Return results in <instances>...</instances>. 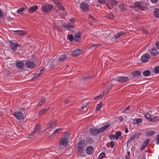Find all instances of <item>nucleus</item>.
<instances>
[{
  "mask_svg": "<svg viewBox=\"0 0 159 159\" xmlns=\"http://www.w3.org/2000/svg\"><path fill=\"white\" fill-rule=\"evenodd\" d=\"M121 12H124L126 10L125 5L124 4H121L119 6Z\"/></svg>",
  "mask_w": 159,
  "mask_h": 159,
  "instance_id": "nucleus-29",
  "label": "nucleus"
},
{
  "mask_svg": "<svg viewBox=\"0 0 159 159\" xmlns=\"http://www.w3.org/2000/svg\"><path fill=\"white\" fill-rule=\"evenodd\" d=\"M9 42L11 49L13 51L16 50L18 46H21V45L20 46L19 44L16 42H14L12 41H10Z\"/></svg>",
  "mask_w": 159,
  "mask_h": 159,
  "instance_id": "nucleus-6",
  "label": "nucleus"
},
{
  "mask_svg": "<svg viewBox=\"0 0 159 159\" xmlns=\"http://www.w3.org/2000/svg\"><path fill=\"white\" fill-rule=\"evenodd\" d=\"M105 154L104 152H102L99 155V157L100 158H102L104 157H105Z\"/></svg>",
  "mask_w": 159,
  "mask_h": 159,
  "instance_id": "nucleus-52",
  "label": "nucleus"
},
{
  "mask_svg": "<svg viewBox=\"0 0 159 159\" xmlns=\"http://www.w3.org/2000/svg\"><path fill=\"white\" fill-rule=\"evenodd\" d=\"M102 102H100L99 104H98L96 107V111H99L101 108L102 107Z\"/></svg>",
  "mask_w": 159,
  "mask_h": 159,
  "instance_id": "nucleus-37",
  "label": "nucleus"
},
{
  "mask_svg": "<svg viewBox=\"0 0 159 159\" xmlns=\"http://www.w3.org/2000/svg\"><path fill=\"white\" fill-rule=\"evenodd\" d=\"M89 17L91 18L93 20H97V19H96L94 17H93L91 15H90V16H89Z\"/></svg>",
  "mask_w": 159,
  "mask_h": 159,
  "instance_id": "nucleus-60",
  "label": "nucleus"
},
{
  "mask_svg": "<svg viewBox=\"0 0 159 159\" xmlns=\"http://www.w3.org/2000/svg\"><path fill=\"white\" fill-rule=\"evenodd\" d=\"M151 54L153 56H157L158 54V52L157 51V48H153L151 51Z\"/></svg>",
  "mask_w": 159,
  "mask_h": 159,
  "instance_id": "nucleus-24",
  "label": "nucleus"
},
{
  "mask_svg": "<svg viewBox=\"0 0 159 159\" xmlns=\"http://www.w3.org/2000/svg\"><path fill=\"white\" fill-rule=\"evenodd\" d=\"M13 32L17 35L20 36L24 35L26 33L25 31L23 30H15Z\"/></svg>",
  "mask_w": 159,
  "mask_h": 159,
  "instance_id": "nucleus-17",
  "label": "nucleus"
},
{
  "mask_svg": "<svg viewBox=\"0 0 159 159\" xmlns=\"http://www.w3.org/2000/svg\"><path fill=\"white\" fill-rule=\"evenodd\" d=\"M14 115L16 118L19 120H21L23 119V114L20 112H15L14 113Z\"/></svg>",
  "mask_w": 159,
  "mask_h": 159,
  "instance_id": "nucleus-10",
  "label": "nucleus"
},
{
  "mask_svg": "<svg viewBox=\"0 0 159 159\" xmlns=\"http://www.w3.org/2000/svg\"><path fill=\"white\" fill-rule=\"evenodd\" d=\"M150 141V139H147L143 143L145 145H146V146L149 143Z\"/></svg>",
  "mask_w": 159,
  "mask_h": 159,
  "instance_id": "nucleus-50",
  "label": "nucleus"
},
{
  "mask_svg": "<svg viewBox=\"0 0 159 159\" xmlns=\"http://www.w3.org/2000/svg\"><path fill=\"white\" fill-rule=\"evenodd\" d=\"M38 7L37 5H34L30 7L28 9V12L29 13H32L34 12L38 9Z\"/></svg>",
  "mask_w": 159,
  "mask_h": 159,
  "instance_id": "nucleus-21",
  "label": "nucleus"
},
{
  "mask_svg": "<svg viewBox=\"0 0 159 159\" xmlns=\"http://www.w3.org/2000/svg\"><path fill=\"white\" fill-rule=\"evenodd\" d=\"M114 84H111L110 86H108L106 89L104 91V93H105V94H106L109 91L111 90L112 87L113 86Z\"/></svg>",
  "mask_w": 159,
  "mask_h": 159,
  "instance_id": "nucleus-32",
  "label": "nucleus"
},
{
  "mask_svg": "<svg viewBox=\"0 0 159 159\" xmlns=\"http://www.w3.org/2000/svg\"><path fill=\"white\" fill-rule=\"evenodd\" d=\"M41 129V126L39 124H38L37 125L34 129V132H32L30 134V136L33 137L34 136L35 134L39 133ZM35 135H34L35 136Z\"/></svg>",
  "mask_w": 159,
  "mask_h": 159,
  "instance_id": "nucleus-8",
  "label": "nucleus"
},
{
  "mask_svg": "<svg viewBox=\"0 0 159 159\" xmlns=\"http://www.w3.org/2000/svg\"><path fill=\"white\" fill-rule=\"evenodd\" d=\"M105 93L104 92L102 94H101L100 95L98 96V97H99V99H101L104 95Z\"/></svg>",
  "mask_w": 159,
  "mask_h": 159,
  "instance_id": "nucleus-57",
  "label": "nucleus"
},
{
  "mask_svg": "<svg viewBox=\"0 0 159 159\" xmlns=\"http://www.w3.org/2000/svg\"><path fill=\"white\" fill-rule=\"evenodd\" d=\"M150 56L148 54H144L141 57V60L143 63L147 62L149 60Z\"/></svg>",
  "mask_w": 159,
  "mask_h": 159,
  "instance_id": "nucleus-12",
  "label": "nucleus"
},
{
  "mask_svg": "<svg viewBox=\"0 0 159 159\" xmlns=\"http://www.w3.org/2000/svg\"><path fill=\"white\" fill-rule=\"evenodd\" d=\"M155 132L154 131H150L147 132L146 133V135L147 136H152L154 135Z\"/></svg>",
  "mask_w": 159,
  "mask_h": 159,
  "instance_id": "nucleus-42",
  "label": "nucleus"
},
{
  "mask_svg": "<svg viewBox=\"0 0 159 159\" xmlns=\"http://www.w3.org/2000/svg\"><path fill=\"white\" fill-rule=\"evenodd\" d=\"M94 148L91 146H87L85 150L86 153L89 155H91L94 152Z\"/></svg>",
  "mask_w": 159,
  "mask_h": 159,
  "instance_id": "nucleus-13",
  "label": "nucleus"
},
{
  "mask_svg": "<svg viewBox=\"0 0 159 159\" xmlns=\"http://www.w3.org/2000/svg\"><path fill=\"white\" fill-rule=\"evenodd\" d=\"M81 33H77L74 36V40L75 42H77L81 40L80 37Z\"/></svg>",
  "mask_w": 159,
  "mask_h": 159,
  "instance_id": "nucleus-22",
  "label": "nucleus"
},
{
  "mask_svg": "<svg viewBox=\"0 0 159 159\" xmlns=\"http://www.w3.org/2000/svg\"><path fill=\"white\" fill-rule=\"evenodd\" d=\"M110 144L111 148H113L115 145L113 141H111Z\"/></svg>",
  "mask_w": 159,
  "mask_h": 159,
  "instance_id": "nucleus-58",
  "label": "nucleus"
},
{
  "mask_svg": "<svg viewBox=\"0 0 159 159\" xmlns=\"http://www.w3.org/2000/svg\"><path fill=\"white\" fill-rule=\"evenodd\" d=\"M152 116L149 112L144 115V117L148 121H150Z\"/></svg>",
  "mask_w": 159,
  "mask_h": 159,
  "instance_id": "nucleus-28",
  "label": "nucleus"
},
{
  "mask_svg": "<svg viewBox=\"0 0 159 159\" xmlns=\"http://www.w3.org/2000/svg\"><path fill=\"white\" fill-rule=\"evenodd\" d=\"M25 10L24 7H21L18 9L16 11V13L17 14H21L23 13L22 11Z\"/></svg>",
  "mask_w": 159,
  "mask_h": 159,
  "instance_id": "nucleus-40",
  "label": "nucleus"
},
{
  "mask_svg": "<svg viewBox=\"0 0 159 159\" xmlns=\"http://www.w3.org/2000/svg\"><path fill=\"white\" fill-rule=\"evenodd\" d=\"M154 15L156 17H159V9L157 8L155 9L154 11Z\"/></svg>",
  "mask_w": 159,
  "mask_h": 159,
  "instance_id": "nucleus-33",
  "label": "nucleus"
},
{
  "mask_svg": "<svg viewBox=\"0 0 159 159\" xmlns=\"http://www.w3.org/2000/svg\"><path fill=\"white\" fill-rule=\"evenodd\" d=\"M116 137V140H118L120 136H121V133L120 131L116 132L115 134Z\"/></svg>",
  "mask_w": 159,
  "mask_h": 159,
  "instance_id": "nucleus-41",
  "label": "nucleus"
},
{
  "mask_svg": "<svg viewBox=\"0 0 159 159\" xmlns=\"http://www.w3.org/2000/svg\"><path fill=\"white\" fill-rule=\"evenodd\" d=\"M129 78L126 77H119L117 78V81L119 82H125L129 80Z\"/></svg>",
  "mask_w": 159,
  "mask_h": 159,
  "instance_id": "nucleus-15",
  "label": "nucleus"
},
{
  "mask_svg": "<svg viewBox=\"0 0 159 159\" xmlns=\"http://www.w3.org/2000/svg\"><path fill=\"white\" fill-rule=\"evenodd\" d=\"M150 0L152 3H156L157 2L158 0Z\"/></svg>",
  "mask_w": 159,
  "mask_h": 159,
  "instance_id": "nucleus-64",
  "label": "nucleus"
},
{
  "mask_svg": "<svg viewBox=\"0 0 159 159\" xmlns=\"http://www.w3.org/2000/svg\"><path fill=\"white\" fill-rule=\"evenodd\" d=\"M142 121L143 120L141 118L136 119L133 120V124H137L142 122Z\"/></svg>",
  "mask_w": 159,
  "mask_h": 159,
  "instance_id": "nucleus-31",
  "label": "nucleus"
},
{
  "mask_svg": "<svg viewBox=\"0 0 159 159\" xmlns=\"http://www.w3.org/2000/svg\"><path fill=\"white\" fill-rule=\"evenodd\" d=\"M46 99L45 97H42L41 98L38 100V106H41L46 102Z\"/></svg>",
  "mask_w": 159,
  "mask_h": 159,
  "instance_id": "nucleus-19",
  "label": "nucleus"
},
{
  "mask_svg": "<svg viewBox=\"0 0 159 159\" xmlns=\"http://www.w3.org/2000/svg\"><path fill=\"white\" fill-rule=\"evenodd\" d=\"M159 121V117L156 116L152 117V118L150 121H152L153 122H157Z\"/></svg>",
  "mask_w": 159,
  "mask_h": 159,
  "instance_id": "nucleus-38",
  "label": "nucleus"
},
{
  "mask_svg": "<svg viewBox=\"0 0 159 159\" xmlns=\"http://www.w3.org/2000/svg\"><path fill=\"white\" fill-rule=\"evenodd\" d=\"M146 146V145L143 143L141 148V151L143 150L145 148Z\"/></svg>",
  "mask_w": 159,
  "mask_h": 159,
  "instance_id": "nucleus-53",
  "label": "nucleus"
},
{
  "mask_svg": "<svg viewBox=\"0 0 159 159\" xmlns=\"http://www.w3.org/2000/svg\"><path fill=\"white\" fill-rule=\"evenodd\" d=\"M25 64L26 67L31 69L33 68L35 66V64L34 61L29 60L26 61Z\"/></svg>",
  "mask_w": 159,
  "mask_h": 159,
  "instance_id": "nucleus-9",
  "label": "nucleus"
},
{
  "mask_svg": "<svg viewBox=\"0 0 159 159\" xmlns=\"http://www.w3.org/2000/svg\"><path fill=\"white\" fill-rule=\"evenodd\" d=\"M153 71L156 74L159 73V66L155 67L154 68Z\"/></svg>",
  "mask_w": 159,
  "mask_h": 159,
  "instance_id": "nucleus-39",
  "label": "nucleus"
},
{
  "mask_svg": "<svg viewBox=\"0 0 159 159\" xmlns=\"http://www.w3.org/2000/svg\"><path fill=\"white\" fill-rule=\"evenodd\" d=\"M68 136L65 137L61 139L60 140L59 144L62 146H66L69 143Z\"/></svg>",
  "mask_w": 159,
  "mask_h": 159,
  "instance_id": "nucleus-3",
  "label": "nucleus"
},
{
  "mask_svg": "<svg viewBox=\"0 0 159 159\" xmlns=\"http://www.w3.org/2000/svg\"><path fill=\"white\" fill-rule=\"evenodd\" d=\"M141 75L140 71L139 70H135L132 73V75L134 77H138Z\"/></svg>",
  "mask_w": 159,
  "mask_h": 159,
  "instance_id": "nucleus-27",
  "label": "nucleus"
},
{
  "mask_svg": "<svg viewBox=\"0 0 159 159\" xmlns=\"http://www.w3.org/2000/svg\"><path fill=\"white\" fill-rule=\"evenodd\" d=\"M111 137H112L113 138H115L116 139V135L115 134H114V135L110 134L109 136V138L110 139H111Z\"/></svg>",
  "mask_w": 159,
  "mask_h": 159,
  "instance_id": "nucleus-55",
  "label": "nucleus"
},
{
  "mask_svg": "<svg viewBox=\"0 0 159 159\" xmlns=\"http://www.w3.org/2000/svg\"><path fill=\"white\" fill-rule=\"evenodd\" d=\"M45 71L44 67L42 68L40 70L39 73L41 75L43 74Z\"/></svg>",
  "mask_w": 159,
  "mask_h": 159,
  "instance_id": "nucleus-59",
  "label": "nucleus"
},
{
  "mask_svg": "<svg viewBox=\"0 0 159 159\" xmlns=\"http://www.w3.org/2000/svg\"><path fill=\"white\" fill-rule=\"evenodd\" d=\"M53 1L56 4L57 7L58 6V5L61 4V2H60L61 0H53Z\"/></svg>",
  "mask_w": 159,
  "mask_h": 159,
  "instance_id": "nucleus-47",
  "label": "nucleus"
},
{
  "mask_svg": "<svg viewBox=\"0 0 159 159\" xmlns=\"http://www.w3.org/2000/svg\"><path fill=\"white\" fill-rule=\"evenodd\" d=\"M58 130V129H56L55 131H54V132L52 133L51 134V136H53L56 133H57V130Z\"/></svg>",
  "mask_w": 159,
  "mask_h": 159,
  "instance_id": "nucleus-63",
  "label": "nucleus"
},
{
  "mask_svg": "<svg viewBox=\"0 0 159 159\" xmlns=\"http://www.w3.org/2000/svg\"><path fill=\"white\" fill-rule=\"evenodd\" d=\"M68 39L69 40V41L70 42L72 41L74 39V37L73 36L71 35L70 34L68 35Z\"/></svg>",
  "mask_w": 159,
  "mask_h": 159,
  "instance_id": "nucleus-48",
  "label": "nucleus"
},
{
  "mask_svg": "<svg viewBox=\"0 0 159 159\" xmlns=\"http://www.w3.org/2000/svg\"><path fill=\"white\" fill-rule=\"evenodd\" d=\"M133 5L134 7H138L140 10L144 11L145 10V8L144 6V4L141 2H136Z\"/></svg>",
  "mask_w": 159,
  "mask_h": 159,
  "instance_id": "nucleus-2",
  "label": "nucleus"
},
{
  "mask_svg": "<svg viewBox=\"0 0 159 159\" xmlns=\"http://www.w3.org/2000/svg\"><path fill=\"white\" fill-rule=\"evenodd\" d=\"M110 126V125L107 124L105 125L104 127H102L98 130V132L99 134L103 133L106 129L108 128Z\"/></svg>",
  "mask_w": 159,
  "mask_h": 159,
  "instance_id": "nucleus-23",
  "label": "nucleus"
},
{
  "mask_svg": "<svg viewBox=\"0 0 159 159\" xmlns=\"http://www.w3.org/2000/svg\"><path fill=\"white\" fill-rule=\"evenodd\" d=\"M115 17V16L112 13H110L108 16V18L110 19H112Z\"/></svg>",
  "mask_w": 159,
  "mask_h": 159,
  "instance_id": "nucleus-49",
  "label": "nucleus"
},
{
  "mask_svg": "<svg viewBox=\"0 0 159 159\" xmlns=\"http://www.w3.org/2000/svg\"><path fill=\"white\" fill-rule=\"evenodd\" d=\"M140 135V134L136 132L134 134H132L130 138V139L128 140L127 143V145H128L129 143H131V142L134 141V140L135 139L138 138L139 137V136Z\"/></svg>",
  "mask_w": 159,
  "mask_h": 159,
  "instance_id": "nucleus-4",
  "label": "nucleus"
},
{
  "mask_svg": "<svg viewBox=\"0 0 159 159\" xmlns=\"http://www.w3.org/2000/svg\"><path fill=\"white\" fill-rule=\"evenodd\" d=\"M82 51L80 49H76L71 52V55L74 57H76L79 56L82 53Z\"/></svg>",
  "mask_w": 159,
  "mask_h": 159,
  "instance_id": "nucleus-11",
  "label": "nucleus"
},
{
  "mask_svg": "<svg viewBox=\"0 0 159 159\" xmlns=\"http://www.w3.org/2000/svg\"><path fill=\"white\" fill-rule=\"evenodd\" d=\"M130 107L129 106H128L127 107L125 108V109H124L123 108L121 109V110L122 111H124V112H125L127 111H128L130 109Z\"/></svg>",
  "mask_w": 159,
  "mask_h": 159,
  "instance_id": "nucleus-51",
  "label": "nucleus"
},
{
  "mask_svg": "<svg viewBox=\"0 0 159 159\" xmlns=\"http://www.w3.org/2000/svg\"><path fill=\"white\" fill-rule=\"evenodd\" d=\"M143 76L147 77L150 76L151 75V72L149 70H146L143 73Z\"/></svg>",
  "mask_w": 159,
  "mask_h": 159,
  "instance_id": "nucleus-30",
  "label": "nucleus"
},
{
  "mask_svg": "<svg viewBox=\"0 0 159 159\" xmlns=\"http://www.w3.org/2000/svg\"><path fill=\"white\" fill-rule=\"evenodd\" d=\"M156 144H159V134L157 135L156 138Z\"/></svg>",
  "mask_w": 159,
  "mask_h": 159,
  "instance_id": "nucleus-54",
  "label": "nucleus"
},
{
  "mask_svg": "<svg viewBox=\"0 0 159 159\" xmlns=\"http://www.w3.org/2000/svg\"><path fill=\"white\" fill-rule=\"evenodd\" d=\"M42 10L45 13L47 12L48 11L52 10V6L51 4L46 5H43L42 7Z\"/></svg>",
  "mask_w": 159,
  "mask_h": 159,
  "instance_id": "nucleus-7",
  "label": "nucleus"
},
{
  "mask_svg": "<svg viewBox=\"0 0 159 159\" xmlns=\"http://www.w3.org/2000/svg\"><path fill=\"white\" fill-rule=\"evenodd\" d=\"M111 3L112 6H116L118 3V2L115 0H111Z\"/></svg>",
  "mask_w": 159,
  "mask_h": 159,
  "instance_id": "nucleus-45",
  "label": "nucleus"
},
{
  "mask_svg": "<svg viewBox=\"0 0 159 159\" xmlns=\"http://www.w3.org/2000/svg\"><path fill=\"white\" fill-rule=\"evenodd\" d=\"M83 142L85 143L86 145L88 144H92L94 142L93 140L91 138H87L85 140H83Z\"/></svg>",
  "mask_w": 159,
  "mask_h": 159,
  "instance_id": "nucleus-18",
  "label": "nucleus"
},
{
  "mask_svg": "<svg viewBox=\"0 0 159 159\" xmlns=\"http://www.w3.org/2000/svg\"><path fill=\"white\" fill-rule=\"evenodd\" d=\"M3 73L6 75H8L10 74L11 72L9 70L7 69H4L3 70Z\"/></svg>",
  "mask_w": 159,
  "mask_h": 159,
  "instance_id": "nucleus-46",
  "label": "nucleus"
},
{
  "mask_svg": "<svg viewBox=\"0 0 159 159\" xmlns=\"http://www.w3.org/2000/svg\"><path fill=\"white\" fill-rule=\"evenodd\" d=\"M49 108H48L47 109H43V110H41L40 111H39L38 113V115H42L44 114V113H46L48 111V110L49 109Z\"/></svg>",
  "mask_w": 159,
  "mask_h": 159,
  "instance_id": "nucleus-35",
  "label": "nucleus"
},
{
  "mask_svg": "<svg viewBox=\"0 0 159 159\" xmlns=\"http://www.w3.org/2000/svg\"><path fill=\"white\" fill-rule=\"evenodd\" d=\"M58 9L61 11H63L64 10V7L62 6L61 3L58 5V6L57 7Z\"/></svg>",
  "mask_w": 159,
  "mask_h": 159,
  "instance_id": "nucleus-44",
  "label": "nucleus"
},
{
  "mask_svg": "<svg viewBox=\"0 0 159 159\" xmlns=\"http://www.w3.org/2000/svg\"><path fill=\"white\" fill-rule=\"evenodd\" d=\"M156 46L157 48L159 49V42H157L156 43Z\"/></svg>",
  "mask_w": 159,
  "mask_h": 159,
  "instance_id": "nucleus-62",
  "label": "nucleus"
},
{
  "mask_svg": "<svg viewBox=\"0 0 159 159\" xmlns=\"http://www.w3.org/2000/svg\"><path fill=\"white\" fill-rule=\"evenodd\" d=\"M16 66L17 67L21 69H23L25 67L24 63L21 61L17 62L16 63Z\"/></svg>",
  "mask_w": 159,
  "mask_h": 159,
  "instance_id": "nucleus-16",
  "label": "nucleus"
},
{
  "mask_svg": "<svg viewBox=\"0 0 159 159\" xmlns=\"http://www.w3.org/2000/svg\"><path fill=\"white\" fill-rule=\"evenodd\" d=\"M85 143L83 142V140H81L77 144L78 150L80 153H82L84 152V148L86 146Z\"/></svg>",
  "mask_w": 159,
  "mask_h": 159,
  "instance_id": "nucleus-1",
  "label": "nucleus"
},
{
  "mask_svg": "<svg viewBox=\"0 0 159 159\" xmlns=\"http://www.w3.org/2000/svg\"><path fill=\"white\" fill-rule=\"evenodd\" d=\"M98 2L100 3H105L106 0H98Z\"/></svg>",
  "mask_w": 159,
  "mask_h": 159,
  "instance_id": "nucleus-56",
  "label": "nucleus"
},
{
  "mask_svg": "<svg viewBox=\"0 0 159 159\" xmlns=\"http://www.w3.org/2000/svg\"><path fill=\"white\" fill-rule=\"evenodd\" d=\"M41 74L39 73V72L38 73V74H36L34 76L32 77V80H34L36 78H37V77H39L41 75Z\"/></svg>",
  "mask_w": 159,
  "mask_h": 159,
  "instance_id": "nucleus-43",
  "label": "nucleus"
},
{
  "mask_svg": "<svg viewBox=\"0 0 159 159\" xmlns=\"http://www.w3.org/2000/svg\"><path fill=\"white\" fill-rule=\"evenodd\" d=\"M101 46L99 44H96L92 45L90 47V48L92 49H95L98 48L99 47Z\"/></svg>",
  "mask_w": 159,
  "mask_h": 159,
  "instance_id": "nucleus-36",
  "label": "nucleus"
},
{
  "mask_svg": "<svg viewBox=\"0 0 159 159\" xmlns=\"http://www.w3.org/2000/svg\"><path fill=\"white\" fill-rule=\"evenodd\" d=\"M86 107V104H84L81 106L80 110H83L85 107Z\"/></svg>",
  "mask_w": 159,
  "mask_h": 159,
  "instance_id": "nucleus-61",
  "label": "nucleus"
},
{
  "mask_svg": "<svg viewBox=\"0 0 159 159\" xmlns=\"http://www.w3.org/2000/svg\"><path fill=\"white\" fill-rule=\"evenodd\" d=\"M89 132L92 136H97L99 134L98 130H97V129L94 128H90L89 130Z\"/></svg>",
  "mask_w": 159,
  "mask_h": 159,
  "instance_id": "nucleus-14",
  "label": "nucleus"
},
{
  "mask_svg": "<svg viewBox=\"0 0 159 159\" xmlns=\"http://www.w3.org/2000/svg\"><path fill=\"white\" fill-rule=\"evenodd\" d=\"M126 33L124 31H121L118 33L116 35L114 36L113 39H116L119 38L120 36L125 34Z\"/></svg>",
  "mask_w": 159,
  "mask_h": 159,
  "instance_id": "nucleus-26",
  "label": "nucleus"
},
{
  "mask_svg": "<svg viewBox=\"0 0 159 159\" xmlns=\"http://www.w3.org/2000/svg\"><path fill=\"white\" fill-rule=\"evenodd\" d=\"M67 59L66 56L65 54L61 55L59 56V58L58 59V61L60 62H64Z\"/></svg>",
  "mask_w": 159,
  "mask_h": 159,
  "instance_id": "nucleus-20",
  "label": "nucleus"
},
{
  "mask_svg": "<svg viewBox=\"0 0 159 159\" xmlns=\"http://www.w3.org/2000/svg\"><path fill=\"white\" fill-rule=\"evenodd\" d=\"M56 126V123L55 122H50L47 125L48 129H52L55 128Z\"/></svg>",
  "mask_w": 159,
  "mask_h": 159,
  "instance_id": "nucleus-25",
  "label": "nucleus"
},
{
  "mask_svg": "<svg viewBox=\"0 0 159 159\" xmlns=\"http://www.w3.org/2000/svg\"><path fill=\"white\" fill-rule=\"evenodd\" d=\"M80 7L81 10L84 11H88L89 9V5L87 3L84 2L80 3Z\"/></svg>",
  "mask_w": 159,
  "mask_h": 159,
  "instance_id": "nucleus-5",
  "label": "nucleus"
},
{
  "mask_svg": "<svg viewBox=\"0 0 159 159\" xmlns=\"http://www.w3.org/2000/svg\"><path fill=\"white\" fill-rule=\"evenodd\" d=\"M62 26L63 27L65 28H67L68 29L70 28H74V26L72 25H70V24H65L62 25Z\"/></svg>",
  "mask_w": 159,
  "mask_h": 159,
  "instance_id": "nucleus-34",
  "label": "nucleus"
}]
</instances>
